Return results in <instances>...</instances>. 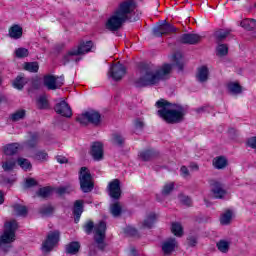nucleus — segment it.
I'll use <instances>...</instances> for the list:
<instances>
[{
    "instance_id": "obj_1",
    "label": "nucleus",
    "mask_w": 256,
    "mask_h": 256,
    "mask_svg": "<svg viewBox=\"0 0 256 256\" xmlns=\"http://www.w3.org/2000/svg\"><path fill=\"white\" fill-rule=\"evenodd\" d=\"M137 10V4L133 0H126L119 4L118 8L106 21V29L108 31H118L126 21H135L133 15Z\"/></svg>"
},
{
    "instance_id": "obj_2",
    "label": "nucleus",
    "mask_w": 256,
    "mask_h": 256,
    "mask_svg": "<svg viewBox=\"0 0 256 256\" xmlns=\"http://www.w3.org/2000/svg\"><path fill=\"white\" fill-rule=\"evenodd\" d=\"M158 116L166 123H181L187 115V108L180 104H171L167 100L161 99L156 102Z\"/></svg>"
},
{
    "instance_id": "obj_3",
    "label": "nucleus",
    "mask_w": 256,
    "mask_h": 256,
    "mask_svg": "<svg viewBox=\"0 0 256 256\" xmlns=\"http://www.w3.org/2000/svg\"><path fill=\"white\" fill-rule=\"evenodd\" d=\"M172 69L173 64H163L160 67L149 69L137 80V86L147 87V85H157L159 81L169 79Z\"/></svg>"
},
{
    "instance_id": "obj_4",
    "label": "nucleus",
    "mask_w": 256,
    "mask_h": 256,
    "mask_svg": "<svg viewBox=\"0 0 256 256\" xmlns=\"http://www.w3.org/2000/svg\"><path fill=\"white\" fill-rule=\"evenodd\" d=\"M93 49H95L93 41L82 40L77 46H74L66 53V55H64L63 62L69 63V61H79V57L91 53Z\"/></svg>"
},
{
    "instance_id": "obj_5",
    "label": "nucleus",
    "mask_w": 256,
    "mask_h": 256,
    "mask_svg": "<svg viewBox=\"0 0 256 256\" xmlns=\"http://www.w3.org/2000/svg\"><path fill=\"white\" fill-rule=\"evenodd\" d=\"M94 228V239L96 241L97 246L99 249H105V231L107 229V224L104 221L93 225V222H88L84 226L85 233H91Z\"/></svg>"
},
{
    "instance_id": "obj_6",
    "label": "nucleus",
    "mask_w": 256,
    "mask_h": 256,
    "mask_svg": "<svg viewBox=\"0 0 256 256\" xmlns=\"http://www.w3.org/2000/svg\"><path fill=\"white\" fill-rule=\"evenodd\" d=\"M15 231H17V221L11 220L5 224L4 232L0 236V249H5V245H11L15 241Z\"/></svg>"
},
{
    "instance_id": "obj_7",
    "label": "nucleus",
    "mask_w": 256,
    "mask_h": 256,
    "mask_svg": "<svg viewBox=\"0 0 256 256\" xmlns=\"http://www.w3.org/2000/svg\"><path fill=\"white\" fill-rule=\"evenodd\" d=\"M79 181L83 193L93 191V178L91 177V173H89V169L86 167L80 169Z\"/></svg>"
},
{
    "instance_id": "obj_8",
    "label": "nucleus",
    "mask_w": 256,
    "mask_h": 256,
    "mask_svg": "<svg viewBox=\"0 0 256 256\" xmlns=\"http://www.w3.org/2000/svg\"><path fill=\"white\" fill-rule=\"evenodd\" d=\"M59 231H51L48 233L46 239L42 243V252L43 253H51L55 247H57V243H59Z\"/></svg>"
},
{
    "instance_id": "obj_9",
    "label": "nucleus",
    "mask_w": 256,
    "mask_h": 256,
    "mask_svg": "<svg viewBox=\"0 0 256 256\" xmlns=\"http://www.w3.org/2000/svg\"><path fill=\"white\" fill-rule=\"evenodd\" d=\"M127 73V68L123 66L121 63H116L110 67L108 72V77H111L114 81H121L123 77H125Z\"/></svg>"
},
{
    "instance_id": "obj_10",
    "label": "nucleus",
    "mask_w": 256,
    "mask_h": 256,
    "mask_svg": "<svg viewBox=\"0 0 256 256\" xmlns=\"http://www.w3.org/2000/svg\"><path fill=\"white\" fill-rule=\"evenodd\" d=\"M44 85L47 89L55 91L63 86V77H58L54 75H46L44 77Z\"/></svg>"
},
{
    "instance_id": "obj_11",
    "label": "nucleus",
    "mask_w": 256,
    "mask_h": 256,
    "mask_svg": "<svg viewBox=\"0 0 256 256\" xmlns=\"http://www.w3.org/2000/svg\"><path fill=\"white\" fill-rule=\"evenodd\" d=\"M108 193L112 199H119L121 197V182L118 179L109 182Z\"/></svg>"
},
{
    "instance_id": "obj_12",
    "label": "nucleus",
    "mask_w": 256,
    "mask_h": 256,
    "mask_svg": "<svg viewBox=\"0 0 256 256\" xmlns=\"http://www.w3.org/2000/svg\"><path fill=\"white\" fill-rule=\"evenodd\" d=\"M177 249H179V243L175 238L166 239L162 243V251L164 255H171V253H173V251H177Z\"/></svg>"
},
{
    "instance_id": "obj_13",
    "label": "nucleus",
    "mask_w": 256,
    "mask_h": 256,
    "mask_svg": "<svg viewBox=\"0 0 256 256\" xmlns=\"http://www.w3.org/2000/svg\"><path fill=\"white\" fill-rule=\"evenodd\" d=\"M54 109H55V112L58 115H61L62 117L69 118L73 115V111L71 110V107L64 100L57 103Z\"/></svg>"
},
{
    "instance_id": "obj_14",
    "label": "nucleus",
    "mask_w": 256,
    "mask_h": 256,
    "mask_svg": "<svg viewBox=\"0 0 256 256\" xmlns=\"http://www.w3.org/2000/svg\"><path fill=\"white\" fill-rule=\"evenodd\" d=\"M177 28L169 23H163L160 26L154 28V35L161 37V35H169V33H175Z\"/></svg>"
},
{
    "instance_id": "obj_15",
    "label": "nucleus",
    "mask_w": 256,
    "mask_h": 256,
    "mask_svg": "<svg viewBox=\"0 0 256 256\" xmlns=\"http://www.w3.org/2000/svg\"><path fill=\"white\" fill-rule=\"evenodd\" d=\"M103 155H104L103 143L94 142L91 147V156L93 157V160L101 161L103 160Z\"/></svg>"
},
{
    "instance_id": "obj_16",
    "label": "nucleus",
    "mask_w": 256,
    "mask_h": 256,
    "mask_svg": "<svg viewBox=\"0 0 256 256\" xmlns=\"http://www.w3.org/2000/svg\"><path fill=\"white\" fill-rule=\"evenodd\" d=\"M212 195L215 199H223L227 195V191L223 188V184L214 182L211 188Z\"/></svg>"
},
{
    "instance_id": "obj_17",
    "label": "nucleus",
    "mask_w": 256,
    "mask_h": 256,
    "mask_svg": "<svg viewBox=\"0 0 256 256\" xmlns=\"http://www.w3.org/2000/svg\"><path fill=\"white\" fill-rule=\"evenodd\" d=\"M233 219H235V211L226 210L220 215V225L224 227H226L227 225H231V223H233Z\"/></svg>"
},
{
    "instance_id": "obj_18",
    "label": "nucleus",
    "mask_w": 256,
    "mask_h": 256,
    "mask_svg": "<svg viewBox=\"0 0 256 256\" xmlns=\"http://www.w3.org/2000/svg\"><path fill=\"white\" fill-rule=\"evenodd\" d=\"M201 41V36L199 34H183L180 37V43L195 45Z\"/></svg>"
},
{
    "instance_id": "obj_19",
    "label": "nucleus",
    "mask_w": 256,
    "mask_h": 256,
    "mask_svg": "<svg viewBox=\"0 0 256 256\" xmlns=\"http://www.w3.org/2000/svg\"><path fill=\"white\" fill-rule=\"evenodd\" d=\"M196 79L199 83H207L209 81V67L200 66L197 69Z\"/></svg>"
},
{
    "instance_id": "obj_20",
    "label": "nucleus",
    "mask_w": 256,
    "mask_h": 256,
    "mask_svg": "<svg viewBox=\"0 0 256 256\" xmlns=\"http://www.w3.org/2000/svg\"><path fill=\"white\" fill-rule=\"evenodd\" d=\"M9 37L11 39H21L23 37V27L19 24H14L9 29Z\"/></svg>"
},
{
    "instance_id": "obj_21",
    "label": "nucleus",
    "mask_w": 256,
    "mask_h": 256,
    "mask_svg": "<svg viewBox=\"0 0 256 256\" xmlns=\"http://www.w3.org/2000/svg\"><path fill=\"white\" fill-rule=\"evenodd\" d=\"M226 88L230 95H241V93H243V88L239 82H229Z\"/></svg>"
},
{
    "instance_id": "obj_22",
    "label": "nucleus",
    "mask_w": 256,
    "mask_h": 256,
    "mask_svg": "<svg viewBox=\"0 0 256 256\" xmlns=\"http://www.w3.org/2000/svg\"><path fill=\"white\" fill-rule=\"evenodd\" d=\"M240 26L246 31H255L256 30V19L245 18L240 22Z\"/></svg>"
},
{
    "instance_id": "obj_23",
    "label": "nucleus",
    "mask_w": 256,
    "mask_h": 256,
    "mask_svg": "<svg viewBox=\"0 0 256 256\" xmlns=\"http://www.w3.org/2000/svg\"><path fill=\"white\" fill-rule=\"evenodd\" d=\"M213 167L215 169H225L229 165V161L225 156H217L213 159Z\"/></svg>"
},
{
    "instance_id": "obj_24",
    "label": "nucleus",
    "mask_w": 256,
    "mask_h": 256,
    "mask_svg": "<svg viewBox=\"0 0 256 256\" xmlns=\"http://www.w3.org/2000/svg\"><path fill=\"white\" fill-rule=\"evenodd\" d=\"M216 247L220 253H229V249H231V240L221 239L216 243Z\"/></svg>"
},
{
    "instance_id": "obj_25",
    "label": "nucleus",
    "mask_w": 256,
    "mask_h": 256,
    "mask_svg": "<svg viewBox=\"0 0 256 256\" xmlns=\"http://www.w3.org/2000/svg\"><path fill=\"white\" fill-rule=\"evenodd\" d=\"M73 213L75 215V223H79V219H81V214L83 213V201L77 200L74 203Z\"/></svg>"
},
{
    "instance_id": "obj_26",
    "label": "nucleus",
    "mask_w": 256,
    "mask_h": 256,
    "mask_svg": "<svg viewBox=\"0 0 256 256\" xmlns=\"http://www.w3.org/2000/svg\"><path fill=\"white\" fill-rule=\"evenodd\" d=\"M88 121L92 123V125H100L101 114L95 110L88 111Z\"/></svg>"
},
{
    "instance_id": "obj_27",
    "label": "nucleus",
    "mask_w": 256,
    "mask_h": 256,
    "mask_svg": "<svg viewBox=\"0 0 256 256\" xmlns=\"http://www.w3.org/2000/svg\"><path fill=\"white\" fill-rule=\"evenodd\" d=\"M4 155H15L19 151V143L7 144L3 147Z\"/></svg>"
},
{
    "instance_id": "obj_28",
    "label": "nucleus",
    "mask_w": 256,
    "mask_h": 256,
    "mask_svg": "<svg viewBox=\"0 0 256 256\" xmlns=\"http://www.w3.org/2000/svg\"><path fill=\"white\" fill-rule=\"evenodd\" d=\"M155 221H157V215L155 213H151L146 217L142 225L144 229H151V227L155 225Z\"/></svg>"
},
{
    "instance_id": "obj_29",
    "label": "nucleus",
    "mask_w": 256,
    "mask_h": 256,
    "mask_svg": "<svg viewBox=\"0 0 256 256\" xmlns=\"http://www.w3.org/2000/svg\"><path fill=\"white\" fill-rule=\"evenodd\" d=\"M79 249H81L79 242H71L66 245V253H68V255H77Z\"/></svg>"
},
{
    "instance_id": "obj_30",
    "label": "nucleus",
    "mask_w": 256,
    "mask_h": 256,
    "mask_svg": "<svg viewBox=\"0 0 256 256\" xmlns=\"http://www.w3.org/2000/svg\"><path fill=\"white\" fill-rule=\"evenodd\" d=\"M171 231H172L173 235H175L176 237L183 236V226L179 222L172 223Z\"/></svg>"
},
{
    "instance_id": "obj_31",
    "label": "nucleus",
    "mask_w": 256,
    "mask_h": 256,
    "mask_svg": "<svg viewBox=\"0 0 256 256\" xmlns=\"http://www.w3.org/2000/svg\"><path fill=\"white\" fill-rule=\"evenodd\" d=\"M17 164L19 165V167H21V169H23V171H31L33 167L31 165V162L26 158H18Z\"/></svg>"
},
{
    "instance_id": "obj_32",
    "label": "nucleus",
    "mask_w": 256,
    "mask_h": 256,
    "mask_svg": "<svg viewBox=\"0 0 256 256\" xmlns=\"http://www.w3.org/2000/svg\"><path fill=\"white\" fill-rule=\"evenodd\" d=\"M27 115V111L25 109H18L14 113L11 114L12 121H21Z\"/></svg>"
},
{
    "instance_id": "obj_33",
    "label": "nucleus",
    "mask_w": 256,
    "mask_h": 256,
    "mask_svg": "<svg viewBox=\"0 0 256 256\" xmlns=\"http://www.w3.org/2000/svg\"><path fill=\"white\" fill-rule=\"evenodd\" d=\"M123 211V208L121 207V204L119 202H116L110 206V212L113 217H119Z\"/></svg>"
},
{
    "instance_id": "obj_34",
    "label": "nucleus",
    "mask_w": 256,
    "mask_h": 256,
    "mask_svg": "<svg viewBox=\"0 0 256 256\" xmlns=\"http://www.w3.org/2000/svg\"><path fill=\"white\" fill-rule=\"evenodd\" d=\"M25 83H27V78L20 75L14 80L13 87L14 89H22L25 87Z\"/></svg>"
},
{
    "instance_id": "obj_35",
    "label": "nucleus",
    "mask_w": 256,
    "mask_h": 256,
    "mask_svg": "<svg viewBox=\"0 0 256 256\" xmlns=\"http://www.w3.org/2000/svg\"><path fill=\"white\" fill-rule=\"evenodd\" d=\"M25 71L30 73H37L39 71V64L37 62H28L24 64Z\"/></svg>"
},
{
    "instance_id": "obj_36",
    "label": "nucleus",
    "mask_w": 256,
    "mask_h": 256,
    "mask_svg": "<svg viewBox=\"0 0 256 256\" xmlns=\"http://www.w3.org/2000/svg\"><path fill=\"white\" fill-rule=\"evenodd\" d=\"M13 209H14V213H16V215H19L20 217L27 215V207L21 204L14 205Z\"/></svg>"
},
{
    "instance_id": "obj_37",
    "label": "nucleus",
    "mask_w": 256,
    "mask_h": 256,
    "mask_svg": "<svg viewBox=\"0 0 256 256\" xmlns=\"http://www.w3.org/2000/svg\"><path fill=\"white\" fill-rule=\"evenodd\" d=\"M15 56L18 58V59H23L25 57H29V50L27 48H17L15 50Z\"/></svg>"
},
{
    "instance_id": "obj_38",
    "label": "nucleus",
    "mask_w": 256,
    "mask_h": 256,
    "mask_svg": "<svg viewBox=\"0 0 256 256\" xmlns=\"http://www.w3.org/2000/svg\"><path fill=\"white\" fill-rule=\"evenodd\" d=\"M37 105L39 109H47L49 107V102L47 101V96H40L37 100Z\"/></svg>"
},
{
    "instance_id": "obj_39",
    "label": "nucleus",
    "mask_w": 256,
    "mask_h": 256,
    "mask_svg": "<svg viewBox=\"0 0 256 256\" xmlns=\"http://www.w3.org/2000/svg\"><path fill=\"white\" fill-rule=\"evenodd\" d=\"M138 157L142 161H149L153 157V152L151 150H143L139 153Z\"/></svg>"
},
{
    "instance_id": "obj_40",
    "label": "nucleus",
    "mask_w": 256,
    "mask_h": 256,
    "mask_svg": "<svg viewBox=\"0 0 256 256\" xmlns=\"http://www.w3.org/2000/svg\"><path fill=\"white\" fill-rule=\"evenodd\" d=\"M216 52H217V55H219L220 57H223V55H227V53H229V48L225 44H220L218 45Z\"/></svg>"
},
{
    "instance_id": "obj_41",
    "label": "nucleus",
    "mask_w": 256,
    "mask_h": 256,
    "mask_svg": "<svg viewBox=\"0 0 256 256\" xmlns=\"http://www.w3.org/2000/svg\"><path fill=\"white\" fill-rule=\"evenodd\" d=\"M88 115H89V112L83 113L76 118V121H78L80 125H87V123H89Z\"/></svg>"
},
{
    "instance_id": "obj_42",
    "label": "nucleus",
    "mask_w": 256,
    "mask_h": 256,
    "mask_svg": "<svg viewBox=\"0 0 256 256\" xmlns=\"http://www.w3.org/2000/svg\"><path fill=\"white\" fill-rule=\"evenodd\" d=\"M174 188L175 184L173 182L166 183L162 189V195H169Z\"/></svg>"
},
{
    "instance_id": "obj_43",
    "label": "nucleus",
    "mask_w": 256,
    "mask_h": 256,
    "mask_svg": "<svg viewBox=\"0 0 256 256\" xmlns=\"http://www.w3.org/2000/svg\"><path fill=\"white\" fill-rule=\"evenodd\" d=\"M125 139L120 134H113L112 143L113 145H123Z\"/></svg>"
},
{
    "instance_id": "obj_44",
    "label": "nucleus",
    "mask_w": 256,
    "mask_h": 256,
    "mask_svg": "<svg viewBox=\"0 0 256 256\" xmlns=\"http://www.w3.org/2000/svg\"><path fill=\"white\" fill-rule=\"evenodd\" d=\"M2 169L4 171H12V169H15V161L8 160L2 164Z\"/></svg>"
},
{
    "instance_id": "obj_45",
    "label": "nucleus",
    "mask_w": 256,
    "mask_h": 256,
    "mask_svg": "<svg viewBox=\"0 0 256 256\" xmlns=\"http://www.w3.org/2000/svg\"><path fill=\"white\" fill-rule=\"evenodd\" d=\"M39 197H49L51 195V188L49 187H44L41 188L38 192Z\"/></svg>"
},
{
    "instance_id": "obj_46",
    "label": "nucleus",
    "mask_w": 256,
    "mask_h": 256,
    "mask_svg": "<svg viewBox=\"0 0 256 256\" xmlns=\"http://www.w3.org/2000/svg\"><path fill=\"white\" fill-rule=\"evenodd\" d=\"M40 213L42 215H51L53 213V206L47 205L41 208Z\"/></svg>"
},
{
    "instance_id": "obj_47",
    "label": "nucleus",
    "mask_w": 256,
    "mask_h": 256,
    "mask_svg": "<svg viewBox=\"0 0 256 256\" xmlns=\"http://www.w3.org/2000/svg\"><path fill=\"white\" fill-rule=\"evenodd\" d=\"M217 39H225L228 37L229 35V31L228 30H218L216 33H215Z\"/></svg>"
},
{
    "instance_id": "obj_48",
    "label": "nucleus",
    "mask_w": 256,
    "mask_h": 256,
    "mask_svg": "<svg viewBox=\"0 0 256 256\" xmlns=\"http://www.w3.org/2000/svg\"><path fill=\"white\" fill-rule=\"evenodd\" d=\"M171 61H173V65H177L181 67V54L177 53L171 57Z\"/></svg>"
},
{
    "instance_id": "obj_49",
    "label": "nucleus",
    "mask_w": 256,
    "mask_h": 256,
    "mask_svg": "<svg viewBox=\"0 0 256 256\" xmlns=\"http://www.w3.org/2000/svg\"><path fill=\"white\" fill-rule=\"evenodd\" d=\"M47 153L45 152H37L34 156V159L37 161H47Z\"/></svg>"
},
{
    "instance_id": "obj_50",
    "label": "nucleus",
    "mask_w": 256,
    "mask_h": 256,
    "mask_svg": "<svg viewBox=\"0 0 256 256\" xmlns=\"http://www.w3.org/2000/svg\"><path fill=\"white\" fill-rule=\"evenodd\" d=\"M35 185H37V181H35V179L33 178L26 179L25 187H33Z\"/></svg>"
},
{
    "instance_id": "obj_51",
    "label": "nucleus",
    "mask_w": 256,
    "mask_h": 256,
    "mask_svg": "<svg viewBox=\"0 0 256 256\" xmlns=\"http://www.w3.org/2000/svg\"><path fill=\"white\" fill-rule=\"evenodd\" d=\"M180 175L181 177H189V169H187L185 166H182L180 168Z\"/></svg>"
},
{
    "instance_id": "obj_52",
    "label": "nucleus",
    "mask_w": 256,
    "mask_h": 256,
    "mask_svg": "<svg viewBox=\"0 0 256 256\" xmlns=\"http://www.w3.org/2000/svg\"><path fill=\"white\" fill-rule=\"evenodd\" d=\"M188 245H190V247H195V245H197V237H189Z\"/></svg>"
},
{
    "instance_id": "obj_53",
    "label": "nucleus",
    "mask_w": 256,
    "mask_h": 256,
    "mask_svg": "<svg viewBox=\"0 0 256 256\" xmlns=\"http://www.w3.org/2000/svg\"><path fill=\"white\" fill-rule=\"evenodd\" d=\"M56 161L60 164L67 163V158L65 156H57Z\"/></svg>"
},
{
    "instance_id": "obj_54",
    "label": "nucleus",
    "mask_w": 256,
    "mask_h": 256,
    "mask_svg": "<svg viewBox=\"0 0 256 256\" xmlns=\"http://www.w3.org/2000/svg\"><path fill=\"white\" fill-rule=\"evenodd\" d=\"M135 129H143V122L141 120H136L135 123Z\"/></svg>"
},
{
    "instance_id": "obj_55",
    "label": "nucleus",
    "mask_w": 256,
    "mask_h": 256,
    "mask_svg": "<svg viewBox=\"0 0 256 256\" xmlns=\"http://www.w3.org/2000/svg\"><path fill=\"white\" fill-rule=\"evenodd\" d=\"M126 233H128V235H135L137 233V230H135V228L133 227H128L126 230Z\"/></svg>"
},
{
    "instance_id": "obj_56",
    "label": "nucleus",
    "mask_w": 256,
    "mask_h": 256,
    "mask_svg": "<svg viewBox=\"0 0 256 256\" xmlns=\"http://www.w3.org/2000/svg\"><path fill=\"white\" fill-rule=\"evenodd\" d=\"M37 143V136H33L32 139L29 141L30 147H33Z\"/></svg>"
},
{
    "instance_id": "obj_57",
    "label": "nucleus",
    "mask_w": 256,
    "mask_h": 256,
    "mask_svg": "<svg viewBox=\"0 0 256 256\" xmlns=\"http://www.w3.org/2000/svg\"><path fill=\"white\" fill-rule=\"evenodd\" d=\"M4 201H5V194H3L2 191H0V205H3Z\"/></svg>"
},
{
    "instance_id": "obj_58",
    "label": "nucleus",
    "mask_w": 256,
    "mask_h": 256,
    "mask_svg": "<svg viewBox=\"0 0 256 256\" xmlns=\"http://www.w3.org/2000/svg\"><path fill=\"white\" fill-rule=\"evenodd\" d=\"M182 201L185 205H191V199L189 197H184Z\"/></svg>"
},
{
    "instance_id": "obj_59",
    "label": "nucleus",
    "mask_w": 256,
    "mask_h": 256,
    "mask_svg": "<svg viewBox=\"0 0 256 256\" xmlns=\"http://www.w3.org/2000/svg\"><path fill=\"white\" fill-rule=\"evenodd\" d=\"M190 168L192 169V171H198L199 170V166L197 164H191Z\"/></svg>"
},
{
    "instance_id": "obj_60",
    "label": "nucleus",
    "mask_w": 256,
    "mask_h": 256,
    "mask_svg": "<svg viewBox=\"0 0 256 256\" xmlns=\"http://www.w3.org/2000/svg\"><path fill=\"white\" fill-rule=\"evenodd\" d=\"M71 190L67 189V188H61L60 189V193H69Z\"/></svg>"
},
{
    "instance_id": "obj_61",
    "label": "nucleus",
    "mask_w": 256,
    "mask_h": 256,
    "mask_svg": "<svg viewBox=\"0 0 256 256\" xmlns=\"http://www.w3.org/2000/svg\"><path fill=\"white\" fill-rule=\"evenodd\" d=\"M2 99H3V97L0 95V103H1Z\"/></svg>"
},
{
    "instance_id": "obj_62",
    "label": "nucleus",
    "mask_w": 256,
    "mask_h": 256,
    "mask_svg": "<svg viewBox=\"0 0 256 256\" xmlns=\"http://www.w3.org/2000/svg\"><path fill=\"white\" fill-rule=\"evenodd\" d=\"M0 83H1V78H0Z\"/></svg>"
}]
</instances>
